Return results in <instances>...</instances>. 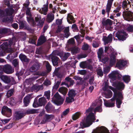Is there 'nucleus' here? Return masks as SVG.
<instances>
[{
  "instance_id": "nucleus-55",
  "label": "nucleus",
  "mask_w": 133,
  "mask_h": 133,
  "mask_svg": "<svg viewBox=\"0 0 133 133\" xmlns=\"http://www.w3.org/2000/svg\"><path fill=\"white\" fill-rule=\"evenodd\" d=\"M109 77L111 79V81H112L111 82L113 83L117 79L116 75H108Z\"/></svg>"
},
{
  "instance_id": "nucleus-41",
  "label": "nucleus",
  "mask_w": 133,
  "mask_h": 133,
  "mask_svg": "<svg viewBox=\"0 0 133 133\" xmlns=\"http://www.w3.org/2000/svg\"><path fill=\"white\" fill-rule=\"evenodd\" d=\"M98 104L99 105L96 107L95 109L94 112H101L102 111V110L101 106L102 104V102L101 100L99 101Z\"/></svg>"
},
{
  "instance_id": "nucleus-49",
  "label": "nucleus",
  "mask_w": 133,
  "mask_h": 133,
  "mask_svg": "<svg viewBox=\"0 0 133 133\" xmlns=\"http://www.w3.org/2000/svg\"><path fill=\"white\" fill-rule=\"evenodd\" d=\"M9 31V29L6 28H2L0 29V34H5Z\"/></svg>"
},
{
  "instance_id": "nucleus-50",
  "label": "nucleus",
  "mask_w": 133,
  "mask_h": 133,
  "mask_svg": "<svg viewBox=\"0 0 133 133\" xmlns=\"http://www.w3.org/2000/svg\"><path fill=\"white\" fill-rule=\"evenodd\" d=\"M90 48L89 45L87 44L84 43L82 46V49L84 50H87Z\"/></svg>"
},
{
  "instance_id": "nucleus-56",
  "label": "nucleus",
  "mask_w": 133,
  "mask_h": 133,
  "mask_svg": "<svg viewBox=\"0 0 133 133\" xmlns=\"http://www.w3.org/2000/svg\"><path fill=\"white\" fill-rule=\"evenodd\" d=\"M88 54L87 53L84 54H81L78 55L77 56V58L78 59H80L86 57L87 56Z\"/></svg>"
},
{
  "instance_id": "nucleus-46",
  "label": "nucleus",
  "mask_w": 133,
  "mask_h": 133,
  "mask_svg": "<svg viewBox=\"0 0 133 133\" xmlns=\"http://www.w3.org/2000/svg\"><path fill=\"white\" fill-rule=\"evenodd\" d=\"M123 80L125 83H128L130 81V76L129 75H124Z\"/></svg>"
},
{
  "instance_id": "nucleus-27",
  "label": "nucleus",
  "mask_w": 133,
  "mask_h": 133,
  "mask_svg": "<svg viewBox=\"0 0 133 133\" xmlns=\"http://www.w3.org/2000/svg\"><path fill=\"white\" fill-rule=\"evenodd\" d=\"M56 51L54 52L55 54V55H54L51 57L52 62L54 66H56L58 64V62L59 61V59L58 57L56 56L55 52Z\"/></svg>"
},
{
  "instance_id": "nucleus-57",
  "label": "nucleus",
  "mask_w": 133,
  "mask_h": 133,
  "mask_svg": "<svg viewBox=\"0 0 133 133\" xmlns=\"http://www.w3.org/2000/svg\"><path fill=\"white\" fill-rule=\"evenodd\" d=\"M121 8L122 6L121 5H119V6H118L113 11L114 13L115 14L116 13L118 12L121 10Z\"/></svg>"
},
{
  "instance_id": "nucleus-8",
  "label": "nucleus",
  "mask_w": 133,
  "mask_h": 133,
  "mask_svg": "<svg viewBox=\"0 0 133 133\" xmlns=\"http://www.w3.org/2000/svg\"><path fill=\"white\" fill-rule=\"evenodd\" d=\"M46 101L45 98L43 97L38 99V102H37V99L36 98L33 104V106L34 108H37L44 105L45 104Z\"/></svg>"
},
{
  "instance_id": "nucleus-22",
  "label": "nucleus",
  "mask_w": 133,
  "mask_h": 133,
  "mask_svg": "<svg viewBox=\"0 0 133 133\" xmlns=\"http://www.w3.org/2000/svg\"><path fill=\"white\" fill-rule=\"evenodd\" d=\"M114 0H108L106 5V12L107 13L108 16H109L110 10L111 9L112 3Z\"/></svg>"
},
{
  "instance_id": "nucleus-48",
  "label": "nucleus",
  "mask_w": 133,
  "mask_h": 133,
  "mask_svg": "<svg viewBox=\"0 0 133 133\" xmlns=\"http://www.w3.org/2000/svg\"><path fill=\"white\" fill-rule=\"evenodd\" d=\"M103 49L102 48H101L98 50V57L99 59L100 60L103 56Z\"/></svg>"
},
{
  "instance_id": "nucleus-10",
  "label": "nucleus",
  "mask_w": 133,
  "mask_h": 133,
  "mask_svg": "<svg viewBox=\"0 0 133 133\" xmlns=\"http://www.w3.org/2000/svg\"><path fill=\"white\" fill-rule=\"evenodd\" d=\"M0 78L1 80L5 83H8L11 82L12 85L16 84V82L13 78L11 79L10 77L7 75H0Z\"/></svg>"
},
{
  "instance_id": "nucleus-15",
  "label": "nucleus",
  "mask_w": 133,
  "mask_h": 133,
  "mask_svg": "<svg viewBox=\"0 0 133 133\" xmlns=\"http://www.w3.org/2000/svg\"><path fill=\"white\" fill-rule=\"evenodd\" d=\"M8 44L6 42H4L0 46V56H4L8 51L7 50Z\"/></svg>"
},
{
  "instance_id": "nucleus-36",
  "label": "nucleus",
  "mask_w": 133,
  "mask_h": 133,
  "mask_svg": "<svg viewBox=\"0 0 133 133\" xmlns=\"http://www.w3.org/2000/svg\"><path fill=\"white\" fill-rule=\"evenodd\" d=\"M67 19L68 22L69 24H71L72 23H74L75 22L73 16L70 14H68Z\"/></svg>"
},
{
  "instance_id": "nucleus-32",
  "label": "nucleus",
  "mask_w": 133,
  "mask_h": 133,
  "mask_svg": "<svg viewBox=\"0 0 133 133\" xmlns=\"http://www.w3.org/2000/svg\"><path fill=\"white\" fill-rule=\"evenodd\" d=\"M35 19L36 21V22L35 21V24L34 25H33L32 24H31L32 26H34L36 24V22H39V25L41 26H43L44 23V20H43L42 19L41 21H39L41 19V17L40 16L38 15L37 16V17H35Z\"/></svg>"
},
{
  "instance_id": "nucleus-11",
  "label": "nucleus",
  "mask_w": 133,
  "mask_h": 133,
  "mask_svg": "<svg viewBox=\"0 0 133 133\" xmlns=\"http://www.w3.org/2000/svg\"><path fill=\"white\" fill-rule=\"evenodd\" d=\"M122 15L125 20L128 21H133V13L131 12H123Z\"/></svg>"
},
{
  "instance_id": "nucleus-7",
  "label": "nucleus",
  "mask_w": 133,
  "mask_h": 133,
  "mask_svg": "<svg viewBox=\"0 0 133 133\" xmlns=\"http://www.w3.org/2000/svg\"><path fill=\"white\" fill-rule=\"evenodd\" d=\"M54 98L52 101L57 105H60L63 103L64 99L61 97L58 92L54 95Z\"/></svg>"
},
{
  "instance_id": "nucleus-35",
  "label": "nucleus",
  "mask_w": 133,
  "mask_h": 133,
  "mask_svg": "<svg viewBox=\"0 0 133 133\" xmlns=\"http://www.w3.org/2000/svg\"><path fill=\"white\" fill-rule=\"evenodd\" d=\"M8 51L12 52L8 55L6 58L9 60L11 61L15 58L17 56V55L16 53L13 52L12 50V51L11 50V51H10V50Z\"/></svg>"
},
{
  "instance_id": "nucleus-5",
  "label": "nucleus",
  "mask_w": 133,
  "mask_h": 133,
  "mask_svg": "<svg viewBox=\"0 0 133 133\" xmlns=\"http://www.w3.org/2000/svg\"><path fill=\"white\" fill-rule=\"evenodd\" d=\"M113 91L114 94V98H115V101L116 99V104L118 108H120L122 102V101L123 98L122 93L120 92H118L117 90H115Z\"/></svg>"
},
{
  "instance_id": "nucleus-18",
  "label": "nucleus",
  "mask_w": 133,
  "mask_h": 133,
  "mask_svg": "<svg viewBox=\"0 0 133 133\" xmlns=\"http://www.w3.org/2000/svg\"><path fill=\"white\" fill-rule=\"evenodd\" d=\"M104 105L107 107H112L115 106V99L113 96L110 100L108 101H104Z\"/></svg>"
},
{
  "instance_id": "nucleus-43",
  "label": "nucleus",
  "mask_w": 133,
  "mask_h": 133,
  "mask_svg": "<svg viewBox=\"0 0 133 133\" xmlns=\"http://www.w3.org/2000/svg\"><path fill=\"white\" fill-rule=\"evenodd\" d=\"M54 18V15L52 13H49L47 15L46 19L49 22H51Z\"/></svg>"
},
{
  "instance_id": "nucleus-37",
  "label": "nucleus",
  "mask_w": 133,
  "mask_h": 133,
  "mask_svg": "<svg viewBox=\"0 0 133 133\" xmlns=\"http://www.w3.org/2000/svg\"><path fill=\"white\" fill-rule=\"evenodd\" d=\"M70 50L72 54L73 55H75L80 52V49L77 47L75 46L71 47L70 48Z\"/></svg>"
},
{
  "instance_id": "nucleus-19",
  "label": "nucleus",
  "mask_w": 133,
  "mask_h": 133,
  "mask_svg": "<svg viewBox=\"0 0 133 133\" xmlns=\"http://www.w3.org/2000/svg\"><path fill=\"white\" fill-rule=\"evenodd\" d=\"M113 85L119 90L124 89L125 87V85L123 83L117 81L113 83Z\"/></svg>"
},
{
  "instance_id": "nucleus-13",
  "label": "nucleus",
  "mask_w": 133,
  "mask_h": 133,
  "mask_svg": "<svg viewBox=\"0 0 133 133\" xmlns=\"http://www.w3.org/2000/svg\"><path fill=\"white\" fill-rule=\"evenodd\" d=\"M1 112L6 117H10L12 115V110L7 106H4L2 108Z\"/></svg>"
},
{
  "instance_id": "nucleus-30",
  "label": "nucleus",
  "mask_w": 133,
  "mask_h": 133,
  "mask_svg": "<svg viewBox=\"0 0 133 133\" xmlns=\"http://www.w3.org/2000/svg\"><path fill=\"white\" fill-rule=\"evenodd\" d=\"M31 97L30 95H28L25 97L23 99V103L25 107H27L29 105Z\"/></svg>"
},
{
  "instance_id": "nucleus-1",
  "label": "nucleus",
  "mask_w": 133,
  "mask_h": 133,
  "mask_svg": "<svg viewBox=\"0 0 133 133\" xmlns=\"http://www.w3.org/2000/svg\"><path fill=\"white\" fill-rule=\"evenodd\" d=\"M5 4L8 7H10L9 0H4ZM14 11V10L11 8L4 9H0V17H7L5 19H4V22H8L12 23L13 20V14Z\"/></svg>"
},
{
  "instance_id": "nucleus-47",
  "label": "nucleus",
  "mask_w": 133,
  "mask_h": 133,
  "mask_svg": "<svg viewBox=\"0 0 133 133\" xmlns=\"http://www.w3.org/2000/svg\"><path fill=\"white\" fill-rule=\"evenodd\" d=\"M116 123L112 122V125L113 126V127L114 129H112L111 130V133H118L117 131H118V130L116 128Z\"/></svg>"
},
{
  "instance_id": "nucleus-26",
  "label": "nucleus",
  "mask_w": 133,
  "mask_h": 133,
  "mask_svg": "<svg viewBox=\"0 0 133 133\" xmlns=\"http://www.w3.org/2000/svg\"><path fill=\"white\" fill-rule=\"evenodd\" d=\"M127 64V62L124 60H120L117 63L116 66L119 69H121Z\"/></svg>"
},
{
  "instance_id": "nucleus-17",
  "label": "nucleus",
  "mask_w": 133,
  "mask_h": 133,
  "mask_svg": "<svg viewBox=\"0 0 133 133\" xmlns=\"http://www.w3.org/2000/svg\"><path fill=\"white\" fill-rule=\"evenodd\" d=\"M54 115L52 114H45L43 117L42 121L41 123L43 124H45L46 122H50L54 118Z\"/></svg>"
},
{
  "instance_id": "nucleus-24",
  "label": "nucleus",
  "mask_w": 133,
  "mask_h": 133,
  "mask_svg": "<svg viewBox=\"0 0 133 133\" xmlns=\"http://www.w3.org/2000/svg\"><path fill=\"white\" fill-rule=\"evenodd\" d=\"M40 68V65L38 63H35L30 69L29 70L31 72H35L37 71Z\"/></svg>"
},
{
  "instance_id": "nucleus-9",
  "label": "nucleus",
  "mask_w": 133,
  "mask_h": 133,
  "mask_svg": "<svg viewBox=\"0 0 133 133\" xmlns=\"http://www.w3.org/2000/svg\"><path fill=\"white\" fill-rule=\"evenodd\" d=\"M12 63L13 65L15 68L16 71V75H23L24 72V69H22L20 71L18 70L19 67V60L17 59H14L12 61Z\"/></svg>"
},
{
  "instance_id": "nucleus-25",
  "label": "nucleus",
  "mask_w": 133,
  "mask_h": 133,
  "mask_svg": "<svg viewBox=\"0 0 133 133\" xmlns=\"http://www.w3.org/2000/svg\"><path fill=\"white\" fill-rule=\"evenodd\" d=\"M53 77H54L55 75H53ZM56 76L57 78L58 79V81L55 84L53 87V89L57 90L59 87V85L61 82V79L63 75H56Z\"/></svg>"
},
{
  "instance_id": "nucleus-59",
  "label": "nucleus",
  "mask_w": 133,
  "mask_h": 133,
  "mask_svg": "<svg viewBox=\"0 0 133 133\" xmlns=\"http://www.w3.org/2000/svg\"><path fill=\"white\" fill-rule=\"evenodd\" d=\"M79 65L81 68L84 69L87 66V63L85 62H82L80 63Z\"/></svg>"
},
{
  "instance_id": "nucleus-38",
  "label": "nucleus",
  "mask_w": 133,
  "mask_h": 133,
  "mask_svg": "<svg viewBox=\"0 0 133 133\" xmlns=\"http://www.w3.org/2000/svg\"><path fill=\"white\" fill-rule=\"evenodd\" d=\"M77 94L76 91L74 89H72L69 91L68 95L69 97L74 98Z\"/></svg>"
},
{
  "instance_id": "nucleus-51",
  "label": "nucleus",
  "mask_w": 133,
  "mask_h": 133,
  "mask_svg": "<svg viewBox=\"0 0 133 133\" xmlns=\"http://www.w3.org/2000/svg\"><path fill=\"white\" fill-rule=\"evenodd\" d=\"M45 63L46 64V67L47 70L49 72L51 70V66L48 61H45Z\"/></svg>"
},
{
  "instance_id": "nucleus-64",
  "label": "nucleus",
  "mask_w": 133,
  "mask_h": 133,
  "mask_svg": "<svg viewBox=\"0 0 133 133\" xmlns=\"http://www.w3.org/2000/svg\"><path fill=\"white\" fill-rule=\"evenodd\" d=\"M127 30L129 32H132L133 31V26L129 25L127 28Z\"/></svg>"
},
{
  "instance_id": "nucleus-63",
  "label": "nucleus",
  "mask_w": 133,
  "mask_h": 133,
  "mask_svg": "<svg viewBox=\"0 0 133 133\" xmlns=\"http://www.w3.org/2000/svg\"><path fill=\"white\" fill-rule=\"evenodd\" d=\"M69 109L67 108L65 110L63 111L62 115H61V117H62L63 116H65L67 115L69 113Z\"/></svg>"
},
{
  "instance_id": "nucleus-28",
  "label": "nucleus",
  "mask_w": 133,
  "mask_h": 133,
  "mask_svg": "<svg viewBox=\"0 0 133 133\" xmlns=\"http://www.w3.org/2000/svg\"><path fill=\"white\" fill-rule=\"evenodd\" d=\"M48 10V4L47 3L44 5L43 7L39 10V12L44 15H46L47 14Z\"/></svg>"
},
{
  "instance_id": "nucleus-44",
  "label": "nucleus",
  "mask_w": 133,
  "mask_h": 133,
  "mask_svg": "<svg viewBox=\"0 0 133 133\" xmlns=\"http://www.w3.org/2000/svg\"><path fill=\"white\" fill-rule=\"evenodd\" d=\"M104 94L105 97L108 98L111 97L112 93L110 90H109L107 91L104 92Z\"/></svg>"
},
{
  "instance_id": "nucleus-2",
  "label": "nucleus",
  "mask_w": 133,
  "mask_h": 133,
  "mask_svg": "<svg viewBox=\"0 0 133 133\" xmlns=\"http://www.w3.org/2000/svg\"><path fill=\"white\" fill-rule=\"evenodd\" d=\"M114 23L116 24L115 28V30L118 31L116 34L115 36L119 40L124 41L125 40L127 37L128 34L124 30L123 24L117 22L116 19L114 21Z\"/></svg>"
},
{
  "instance_id": "nucleus-45",
  "label": "nucleus",
  "mask_w": 133,
  "mask_h": 133,
  "mask_svg": "<svg viewBox=\"0 0 133 133\" xmlns=\"http://www.w3.org/2000/svg\"><path fill=\"white\" fill-rule=\"evenodd\" d=\"M102 24L103 25L105 26H110L112 24V22L111 20L108 19L106 20L103 21L102 22Z\"/></svg>"
},
{
  "instance_id": "nucleus-6",
  "label": "nucleus",
  "mask_w": 133,
  "mask_h": 133,
  "mask_svg": "<svg viewBox=\"0 0 133 133\" xmlns=\"http://www.w3.org/2000/svg\"><path fill=\"white\" fill-rule=\"evenodd\" d=\"M14 71V69L9 64L5 65L3 67L0 66V75H2L4 72L7 74H11L13 73Z\"/></svg>"
},
{
  "instance_id": "nucleus-58",
  "label": "nucleus",
  "mask_w": 133,
  "mask_h": 133,
  "mask_svg": "<svg viewBox=\"0 0 133 133\" xmlns=\"http://www.w3.org/2000/svg\"><path fill=\"white\" fill-rule=\"evenodd\" d=\"M110 68L109 66H107L104 68L103 73L105 74H107L110 71Z\"/></svg>"
},
{
  "instance_id": "nucleus-34",
  "label": "nucleus",
  "mask_w": 133,
  "mask_h": 133,
  "mask_svg": "<svg viewBox=\"0 0 133 133\" xmlns=\"http://www.w3.org/2000/svg\"><path fill=\"white\" fill-rule=\"evenodd\" d=\"M37 110L34 109H28L25 110L24 112L25 116L26 115H29L30 114H34L37 113Z\"/></svg>"
},
{
  "instance_id": "nucleus-20",
  "label": "nucleus",
  "mask_w": 133,
  "mask_h": 133,
  "mask_svg": "<svg viewBox=\"0 0 133 133\" xmlns=\"http://www.w3.org/2000/svg\"><path fill=\"white\" fill-rule=\"evenodd\" d=\"M25 116L24 112H21L20 111H16L14 114V118L16 121L21 119Z\"/></svg>"
},
{
  "instance_id": "nucleus-60",
  "label": "nucleus",
  "mask_w": 133,
  "mask_h": 133,
  "mask_svg": "<svg viewBox=\"0 0 133 133\" xmlns=\"http://www.w3.org/2000/svg\"><path fill=\"white\" fill-rule=\"evenodd\" d=\"M43 84L46 86H48L51 85V83L50 80L46 79L44 81Z\"/></svg>"
},
{
  "instance_id": "nucleus-54",
  "label": "nucleus",
  "mask_w": 133,
  "mask_h": 133,
  "mask_svg": "<svg viewBox=\"0 0 133 133\" xmlns=\"http://www.w3.org/2000/svg\"><path fill=\"white\" fill-rule=\"evenodd\" d=\"M80 115L79 113L78 112L76 113L73 115L72 117V119L74 120H75L78 119Z\"/></svg>"
},
{
  "instance_id": "nucleus-4",
  "label": "nucleus",
  "mask_w": 133,
  "mask_h": 133,
  "mask_svg": "<svg viewBox=\"0 0 133 133\" xmlns=\"http://www.w3.org/2000/svg\"><path fill=\"white\" fill-rule=\"evenodd\" d=\"M105 52L107 51L110 52L111 54L110 65L112 66L115 63L116 56L117 55V53L111 47H105Z\"/></svg>"
},
{
  "instance_id": "nucleus-21",
  "label": "nucleus",
  "mask_w": 133,
  "mask_h": 133,
  "mask_svg": "<svg viewBox=\"0 0 133 133\" xmlns=\"http://www.w3.org/2000/svg\"><path fill=\"white\" fill-rule=\"evenodd\" d=\"M43 89V84L38 85L37 84L33 85L31 88V90L32 91H34L37 92L40 90H42Z\"/></svg>"
},
{
  "instance_id": "nucleus-33",
  "label": "nucleus",
  "mask_w": 133,
  "mask_h": 133,
  "mask_svg": "<svg viewBox=\"0 0 133 133\" xmlns=\"http://www.w3.org/2000/svg\"><path fill=\"white\" fill-rule=\"evenodd\" d=\"M112 35L110 34L107 37H105L103 38V40L105 44L111 42L112 40Z\"/></svg>"
},
{
  "instance_id": "nucleus-42",
  "label": "nucleus",
  "mask_w": 133,
  "mask_h": 133,
  "mask_svg": "<svg viewBox=\"0 0 133 133\" xmlns=\"http://www.w3.org/2000/svg\"><path fill=\"white\" fill-rule=\"evenodd\" d=\"M14 88L11 89L7 91L6 96L7 97L9 98L14 95Z\"/></svg>"
},
{
  "instance_id": "nucleus-61",
  "label": "nucleus",
  "mask_w": 133,
  "mask_h": 133,
  "mask_svg": "<svg viewBox=\"0 0 133 133\" xmlns=\"http://www.w3.org/2000/svg\"><path fill=\"white\" fill-rule=\"evenodd\" d=\"M103 56L101 58L100 60L99 59V60L100 61L104 63H105L107 62L109 59V58L108 57H105L103 58Z\"/></svg>"
},
{
  "instance_id": "nucleus-14",
  "label": "nucleus",
  "mask_w": 133,
  "mask_h": 133,
  "mask_svg": "<svg viewBox=\"0 0 133 133\" xmlns=\"http://www.w3.org/2000/svg\"><path fill=\"white\" fill-rule=\"evenodd\" d=\"M73 78L77 81V83L78 85H81L84 88L86 85V82L82 78L79 77L75 75Z\"/></svg>"
},
{
  "instance_id": "nucleus-23",
  "label": "nucleus",
  "mask_w": 133,
  "mask_h": 133,
  "mask_svg": "<svg viewBox=\"0 0 133 133\" xmlns=\"http://www.w3.org/2000/svg\"><path fill=\"white\" fill-rule=\"evenodd\" d=\"M45 109L47 112L51 113L54 110L55 107L50 102H49L45 106Z\"/></svg>"
},
{
  "instance_id": "nucleus-16",
  "label": "nucleus",
  "mask_w": 133,
  "mask_h": 133,
  "mask_svg": "<svg viewBox=\"0 0 133 133\" xmlns=\"http://www.w3.org/2000/svg\"><path fill=\"white\" fill-rule=\"evenodd\" d=\"M55 55L60 57L61 59L63 61L66 60L69 57L70 55V53L67 52L65 53L64 56L63 55V52L59 51H56L55 52Z\"/></svg>"
},
{
  "instance_id": "nucleus-52",
  "label": "nucleus",
  "mask_w": 133,
  "mask_h": 133,
  "mask_svg": "<svg viewBox=\"0 0 133 133\" xmlns=\"http://www.w3.org/2000/svg\"><path fill=\"white\" fill-rule=\"evenodd\" d=\"M74 98L69 97H67L66 98L65 102L68 103L74 101Z\"/></svg>"
},
{
  "instance_id": "nucleus-53",
  "label": "nucleus",
  "mask_w": 133,
  "mask_h": 133,
  "mask_svg": "<svg viewBox=\"0 0 133 133\" xmlns=\"http://www.w3.org/2000/svg\"><path fill=\"white\" fill-rule=\"evenodd\" d=\"M50 91L48 90L45 91L44 92V96H45L46 99L49 100V99L50 97Z\"/></svg>"
},
{
  "instance_id": "nucleus-39",
  "label": "nucleus",
  "mask_w": 133,
  "mask_h": 133,
  "mask_svg": "<svg viewBox=\"0 0 133 133\" xmlns=\"http://www.w3.org/2000/svg\"><path fill=\"white\" fill-rule=\"evenodd\" d=\"M19 57L22 62H29V59L27 58L26 56L23 54H20L19 55Z\"/></svg>"
},
{
  "instance_id": "nucleus-40",
  "label": "nucleus",
  "mask_w": 133,
  "mask_h": 133,
  "mask_svg": "<svg viewBox=\"0 0 133 133\" xmlns=\"http://www.w3.org/2000/svg\"><path fill=\"white\" fill-rule=\"evenodd\" d=\"M59 92L65 96L66 94L68 91V89L64 87H62L60 88L58 90Z\"/></svg>"
},
{
  "instance_id": "nucleus-12",
  "label": "nucleus",
  "mask_w": 133,
  "mask_h": 133,
  "mask_svg": "<svg viewBox=\"0 0 133 133\" xmlns=\"http://www.w3.org/2000/svg\"><path fill=\"white\" fill-rule=\"evenodd\" d=\"M26 14L27 15V19L28 22L33 25H35V21L34 19L31 17V14L29 8H27L26 10Z\"/></svg>"
},
{
  "instance_id": "nucleus-31",
  "label": "nucleus",
  "mask_w": 133,
  "mask_h": 133,
  "mask_svg": "<svg viewBox=\"0 0 133 133\" xmlns=\"http://www.w3.org/2000/svg\"><path fill=\"white\" fill-rule=\"evenodd\" d=\"M46 40L45 37L44 36L41 35L38 40L37 45L38 46L42 44L46 41Z\"/></svg>"
},
{
  "instance_id": "nucleus-29",
  "label": "nucleus",
  "mask_w": 133,
  "mask_h": 133,
  "mask_svg": "<svg viewBox=\"0 0 133 133\" xmlns=\"http://www.w3.org/2000/svg\"><path fill=\"white\" fill-rule=\"evenodd\" d=\"M92 133H110L109 131L107 128L105 127H102L98 131H95L94 133L92 131Z\"/></svg>"
},
{
  "instance_id": "nucleus-3",
  "label": "nucleus",
  "mask_w": 133,
  "mask_h": 133,
  "mask_svg": "<svg viewBox=\"0 0 133 133\" xmlns=\"http://www.w3.org/2000/svg\"><path fill=\"white\" fill-rule=\"evenodd\" d=\"M94 110V108H89L88 109L86 110V113H90L87 116L85 122L83 121L81 123V125H82V127L85 128L89 127L92 124L93 122H95V121L96 119L95 116L96 113L92 112Z\"/></svg>"
},
{
  "instance_id": "nucleus-62",
  "label": "nucleus",
  "mask_w": 133,
  "mask_h": 133,
  "mask_svg": "<svg viewBox=\"0 0 133 133\" xmlns=\"http://www.w3.org/2000/svg\"><path fill=\"white\" fill-rule=\"evenodd\" d=\"M99 43L98 42L96 41H94L92 44L93 47L95 48H97L99 47Z\"/></svg>"
}]
</instances>
